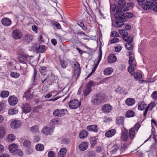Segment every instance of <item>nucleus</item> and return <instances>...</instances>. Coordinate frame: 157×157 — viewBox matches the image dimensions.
Returning a JSON list of instances; mask_svg holds the SVG:
<instances>
[{"label": "nucleus", "instance_id": "a211bd4d", "mask_svg": "<svg viewBox=\"0 0 157 157\" xmlns=\"http://www.w3.org/2000/svg\"><path fill=\"white\" fill-rule=\"evenodd\" d=\"M88 143L87 142H83L79 144V149L81 151H83L88 148Z\"/></svg>", "mask_w": 157, "mask_h": 157}, {"label": "nucleus", "instance_id": "412c9836", "mask_svg": "<svg viewBox=\"0 0 157 157\" xmlns=\"http://www.w3.org/2000/svg\"><path fill=\"white\" fill-rule=\"evenodd\" d=\"M35 46V48L39 53H42L45 50V46L44 45H40L39 44H36Z\"/></svg>", "mask_w": 157, "mask_h": 157}, {"label": "nucleus", "instance_id": "0eeeda50", "mask_svg": "<svg viewBox=\"0 0 157 157\" xmlns=\"http://www.w3.org/2000/svg\"><path fill=\"white\" fill-rule=\"evenodd\" d=\"M81 105V102L77 99L71 101L69 103V107L72 109H77Z\"/></svg>", "mask_w": 157, "mask_h": 157}, {"label": "nucleus", "instance_id": "49530a36", "mask_svg": "<svg viewBox=\"0 0 157 157\" xmlns=\"http://www.w3.org/2000/svg\"><path fill=\"white\" fill-rule=\"evenodd\" d=\"M24 39L28 42L32 40L33 37L30 34H27L24 36Z\"/></svg>", "mask_w": 157, "mask_h": 157}, {"label": "nucleus", "instance_id": "2f4dec72", "mask_svg": "<svg viewBox=\"0 0 157 157\" xmlns=\"http://www.w3.org/2000/svg\"><path fill=\"white\" fill-rule=\"evenodd\" d=\"M129 137L131 139H133L135 135V132L134 128H131L129 130Z\"/></svg>", "mask_w": 157, "mask_h": 157}, {"label": "nucleus", "instance_id": "f3484780", "mask_svg": "<svg viewBox=\"0 0 157 157\" xmlns=\"http://www.w3.org/2000/svg\"><path fill=\"white\" fill-rule=\"evenodd\" d=\"M39 126L38 125H36L30 127V130L32 133L36 134L39 133Z\"/></svg>", "mask_w": 157, "mask_h": 157}, {"label": "nucleus", "instance_id": "f8f14e48", "mask_svg": "<svg viewBox=\"0 0 157 157\" xmlns=\"http://www.w3.org/2000/svg\"><path fill=\"white\" fill-rule=\"evenodd\" d=\"M21 125V122L19 120H13L10 124V127L13 129H17Z\"/></svg>", "mask_w": 157, "mask_h": 157}, {"label": "nucleus", "instance_id": "a18cd8bd", "mask_svg": "<svg viewBox=\"0 0 157 157\" xmlns=\"http://www.w3.org/2000/svg\"><path fill=\"white\" fill-rule=\"evenodd\" d=\"M125 47L127 50H131L133 48V46L130 43H126L125 45Z\"/></svg>", "mask_w": 157, "mask_h": 157}, {"label": "nucleus", "instance_id": "6e6d98bb", "mask_svg": "<svg viewBox=\"0 0 157 157\" xmlns=\"http://www.w3.org/2000/svg\"><path fill=\"white\" fill-rule=\"evenodd\" d=\"M118 4L119 5L123 6L125 5V2L124 0H119Z\"/></svg>", "mask_w": 157, "mask_h": 157}, {"label": "nucleus", "instance_id": "bf43d9fd", "mask_svg": "<svg viewBox=\"0 0 157 157\" xmlns=\"http://www.w3.org/2000/svg\"><path fill=\"white\" fill-rule=\"evenodd\" d=\"M30 144V142L28 140H25L23 143V145L24 146L28 147L29 146Z\"/></svg>", "mask_w": 157, "mask_h": 157}, {"label": "nucleus", "instance_id": "e433bc0d", "mask_svg": "<svg viewBox=\"0 0 157 157\" xmlns=\"http://www.w3.org/2000/svg\"><path fill=\"white\" fill-rule=\"evenodd\" d=\"M18 112V110L16 108L10 109L9 110L8 113L10 115L16 114Z\"/></svg>", "mask_w": 157, "mask_h": 157}, {"label": "nucleus", "instance_id": "9b49d317", "mask_svg": "<svg viewBox=\"0 0 157 157\" xmlns=\"http://www.w3.org/2000/svg\"><path fill=\"white\" fill-rule=\"evenodd\" d=\"M117 12L118 15H120V17L124 18H130L133 17V14L131 13L127 12L126 13H124L122 11H119L118 9L117 11Z\"/></svg>", "mask_w": 157, "mask_h": 157}, {"label": "nucleus", "instance_id": "6e6552de", "mask_svg": "<svg viewBox=\"0 0 157 157\" xmlns=\"http://www.w3.org/2000/svg\"><path fill=\"white\" fill-rule=\"evenodd\" d=\"M94 82L93 81H90L89 82L86 88L83 91V94L84 96H87L91 90V87L93 85Z\"/></svg>", "mask_w": 157, "mask_h": 157}, {"label": "nucleus", "instance_id": "c756f323", "mask_svg": "<svg viewBox=\"0 0 157 157\" xmlns=\"http://www.w3.org/2000/svg\"><path fill=\"white\" fill-rule=\"evenodd\" d=\"M113 70L111 67H107L104 70V74L106 75H109L113 72Z\"/></svg>", "mask_w": 157, "mask_h": 157}, {"label": "nucleus", "instance_id": "ddd939ff", "mask_svg": "<svg viewBox=\"0 0 157 157\" xmlns=\"http://www.w3.org/2000/svg\"><path fill=\"white\" fill-rule=\"evenodd\" d=\"M8 102L11 105H13L17 104L18 99L14 96H10L8 98Z\"/></svg>", "mask_w": 157, "mask_h": 157}, {"label": "nucleus", "instance_id": "603ef678", "mask_svg": "<svg viewBox=\"0 0 157 157\" xmlns=\"http://www.w3.org/2000/svg\"><path fill=\"white\" fill-rule=\"evenodd\" d=\"M119 41V39L116 37L112 39L110 41L111 44H114L116 43H117Z\"/></svg>", "mask_w": 157, "mask_h": 157}, {"label": "nucleus", "instance_id": "39448f33", "mask_svg": "<svg viewBox=\"0 0 157 157\" xmlns=\"http://www.w3.org/2000/svg\"><path fill=\"white\" fill-rule=\"evenodd\" d=\"M54 127L53 125H48L43 128L41 130V132L46 135H51L53 132Z\"/></svg>", "mask_w": 157, "mask_h": 157}, {"label": "nucleus", "instance_id": "2eb2a0df", "mask_svg": "<svg viewBox=\"0 0 157 157\" xmlns=\"http://www.w3.org/2000/svg\"><path fill=\"white\" fill-rule=\"evenodd\" d=\"M30 57L29 56L26 55L21 54L19 56V62L20 63H25V62L29 60Z\"/></svg>", "mask_w": 157, "mask_h": 157}, {"label": "nucleus", "instance_id": "c85d7f7f", "mask_svg": "<svg viewBox=\"0 0 157 157\" xmlns=\"http://www.w3.org/2000/svg\"><path fill=\"white\" fill-rule=\"evenodd\" d=\"M146 104L144 102H139L138 104V109L139 110H142L146 107Z\"/></svg>", "mask_w": 157, "mask_h": 157}, {"label": "nucleus", "instance_id": "e2e57ef3", "mask_svg": "<svg viewBox=\"0 0 157 157\" xmlns=\"http://www.w3.org/2000/svg\"><path fill=\"white\" fill-rule=\"evenodd\" d=\"M151 96L154 99H157V91H154Z\"/></svg>", "mask_w": 157, "mask_h": 157}, {"label": "nucleus", "instance_id": "bb28decb", "mask_svg": "<svg viewBox=\"0 0 157 157\" xmlns=\"http://www.w3.org/2000/svg\"><path fill=\"white\" fill-rule=\"evenodd\" d=\"M88 133L86 130H82L79 133V137L81 139L86 138L88 135Z\"/></svg>", "mask_w": 157, "mask_h": 157}, {"label": "nucleus", "instance_id": "864d4df0", "mask_svg": "<svg viewBox=\"0 0 157 157\" xmlns=\"http://www.w3.org/2000/svg\"><path fill=\"white\" fill-rule=\"evenodd\" d=\"M14 153L16 154H17L20 156H22L23 155V152L20 149L17 150V149Z\"/></svg>", "mask_w": 157, "mask_h": 157}, {"label": "nucleus", "instance_id": "9d476101", "mask_svg": "<svg viewBox=\"0 0 157 157\" xmlns=\"http://www.w3.org/2000/svg\"><path fill=\"white\" fill-rule=\"evenodd\" d=\"M12 35L13 38L16 40L20 39L23 36V34L21 31L18 29L13 30Z\"/></svg>", "mask_w": 157, "mask_h": 157}, {"label": "nucleus", "instance_id": "4c0bfd02", "mask_svg": "<svg viewBox=\"0 0 157 157\" xmlns=\"http://www.w3.org/2000/svg\"><path fill=\"white\" fill-rule=\"evenodd\" d=\"M97 140V138L96 137H92L90 139V142L91 144V146L94 147L96 144Z\"/></svg>", "mask_w": 157, "mask_h": 157}, {"label": "nucleus", "instance_id": "b1692460", "mask_svg": "<svg viewBox=\"0 0 157 157\" xmlns=\"http://www.w3.org/2000/svg\"><path fill=\"white\" fill-rule=\"evenodd\" d=\"M117 60L114 54L110 55L108 58V61L109 63H112L115 62Z\"/></svg>", "mask_w": 157, "mask_h": 157}, {"label": "nucleus", "instance_id": "680f3d73", "mask_svg": "<svg viewBox=\"0 0 157 157\" xmlns=\"http://www.w3.org/2000/svg\"><path fill=\"white\" fill-rule=\"evenodd\" d=\"M140 126V123H138L134 125V128H134V130H135V131H137L139 129Z\"/></svg>", "mask_w": 157, "mask_h": 157}, {"label": "nucleus", "instance_id": "6ab92c4d", "mask_svg": "<svg viewBox=\"0 0 157 157\" xmlns=\"http://www.w3.org/2000/svg\"><path fill=\"white\" fill-rule=\"evenodd\" d=\"M116 132L115 129H112L107 131L105 133V136L108 137H111L114 136Z\"/></svg>", "mask_w": 157, "mask_h": 157}, {"label": "nucleus", "instance_id": "69168bd1", "mask_svg": "<svg viewBox=\"0 0 157 157\" xmlns=\"http://www.w3.org/2000/svg\"><path fill=\"white\" fill-rule=\"evenodd\" d=\"M122 47L120 45H119L115 48V51L116 52H119L121 50Z\"/></svg>", "mask_w": 157, "mask_h": 157}, {"label": "nucleus", "instance_id": "1a4fd4ad", "mask_svg": "<svg viewBox=\"0 0 157 157\" xmlns=\"http://www.w3.org/2000/svg\"><path fill=\"white\" fill-rule=\"evenodd\" d=\"M21 108L22 112L25 114L30 112L31 110V108L30 105L28 103L22 104Z\"/></svg>", "mask_w": 157, "mask_h": 157}, {"label": "nucleus", "instance_id": "393cba45", "mask_svg": "<svg viewBox=\"0 0 157 157\" xmlns=\"http://www.w3.org/2000/svg\"><path fill=\"white\" fill-rule=\"evenodd\" d=\"M33 94V92L31 94V93H30L29 91V90L23 94V97L27 99H31L33 97L34 95Z\"/></svg>", "mask_w": 157, "mask_h": 157}, {"label": "nucleus", "instance_id": "423d86ee", "mask_svg": "<svg viewBox=\"0 0 157 157\" xmlns=\"http://www.w3.org/2000/svg\"><path fill=\"white\" fill-rule=\"evenodd\" d=\"M66 109H56L53 112V115L56 117H61L64 116L67 113Z\"/></svg>", "mask_w": 157, "mask_h": 157}, {"label": "nucleus", "instance_id": "a878e982", "mask_svg": "<svg viewBox=\"0 0 157 157\" xmlns=\"http://www.w3.org/2000/svg\"><path fill=\"white\" fill-rule=\"evenodd\" d=\"M86 129L89 131H92L95 132H97L98 131L97 126L94 125L87 126Z\"/></svg>", "mask_w": 157, "mask_h": 157}, {"label": "nucleus", "instance_id": "aec40b11", "mask_svg": "<svg viewBox=\"0 0 157 157\" xmlns=\"http://www.w3.org/2000/svg\"><path fill=\"white\" fill-rule=\"evenodd\" d=\"M135 102V100L134 98H127L125 101L126 104L128 106H132L133 105Z\"/></svg>", "mask_w": 157, "mask_h": 157}, {"label": "nucleus", "instance_id": "37998d69", "mask_svg": "<svg viewBox=\"0 0 157 157\" xmlns=\"http://www.w3.org/2000/svg\"><path fill=\"white\" fill-rule=\"evenodd\" d=\"M6 106V104L5 101L0 102V112L3 111L5 108Z\"/></svg>", "mask_w": 157, "mask_h": 157}, {"label": "nucleus", "instance_id": "f03ea898", "mask_svg": "<svg viewBox=\"0 0 157 157\" xmlns=\"http://www.w3.org/2000/svg\"><path fill=\"white\" fill-rule=\"evenodd\" d=\"M157 0H146V3L143 6V8L145 10H147L150 9L152 10L155 12H157V7L155 6L153 4V2H155Z\"/></svg>", "mask_w": 157, "mask_h": 157}, {"label": "nucleus", "instance_id": "4468645a", "mask_svg": "<svg viewBox=\"0 0 157 157\" xmlns=\"http://www.w3.org/2000/svg\"><path fill=\"white\" fill-rule=\"evenodd\" d=\"M128 131L124 129L122 130L121 133V139L123 141H127L128 139Z\"/></svg>", "mask_w": 157, "mask_h": 157}, {"label": "nucleus", "instance_id": "5fc2aeb1", "mask_svg": "<svg viewBox=\"0 0 157 157\" xmlns=\"http://www.w3.org/2000/svg\"><path fill=\"white\" fill-rule=\"evenodd\" d=\"M155 105L154 103L151 102L148 105L147 108L149 110H151Z\"/></svg>", "mask_w": 157, "mask_h": 157}, {"label": "nucleus", "instance_id": "473e14b6", "mask_svg": "<svg viewBox=\"0 0 157 157\" xmlns=\"http://www.w3.org/2000/svg\"><path fill=\"white\" fill-rule=\"evenodd\" d=\"M16 139L15 136L13 134H10L8 136L7 140L9 142H12L14 141Z\"/></svg>", "mask_w": 157, "mask_h": 157}, {"label": "nucleus", "instance_id": "de8ad7c7", "mask_svg": "<svg viewBox=\"0 0 157 157\" xmlns=\"http://www.w3.org/2000/svg\"><path fill=\"white\" fill-rule=\"evenodd\" d=\"M10 75L12 77L18 78L19 77L20 75L15 72H12L10 73Z\"/></svg>", "mask_w": 157, "mask_h": 157}, {"label": "nucleus", "instance_id": "13d9d810", "mask_svg": "<svg viewBox=\"0 0 157 157\" xmlns=\"http://www.w3.org/2000/svg\"><path fill=\"white\" fill-rule=\"evenodd\" d=\"M111 36L113 37H116L119 36V35L117 32L114 31L111 33Z\"/></svg>", "mask_w": 157, "mask_h": 157}, {"label": "nucleus", "instance_id": "c9c22d12", "mask_svg": "<svg viewBox=\"0 0 157 157\" xmlns=\"http://www.w3.org/2000/svg\"><path fill=\"white\" fill-rule=\"evenodd\" d=\"M0 95V96L2 98H6L9 95V92L8 91L3 90L1 92Z\"/></svg>", "mask_w": 157, "mask_h": 157}, {"label": "nucleus", "instance_id": "20e7f679", "mask_svg": "<svg viewBox=\"0 0 157 157\" xmlns=\"http://www.w3.org/2000/svg\"><path fill=\"white\" fill-rule=\"evenodd\" d=\"M115 16L117 19L115 26L116 27H120L123 25L124 22L126 21V19L120 17V15L118 14L117 12L115 14Z\"/></svg>", "mask_w": 157, "mask_h": 157}, {"label": "nucleus", "instance_id": "dca6fc26", "mask_svg": "<svg viewBox=\"0 0 157 157\" xmlns=\"http://www.w3.org/2000/svg\"><path fill=\"white\" fill-rule=\"evenodd\" d=\"M112 107L109 104H106L103 105L102 109L104 113H109L112 109Z\"/></svg>", "mask_w": 157, "mask_h": 157}, {"label": "nucleus", "instance_id": "7ed1b4c3", "mask_svg": "<svg viewBox=\"0 0 157 157\" xmlns=\"http://www.w3.org/2000/svg\"><path fill=\"white\" fill-rule=\"evenodd\" d=\"M73 67V76L75 78H77L79 77L81 69L80 67V65L77 62H75L74 63Z\"/></svg>", "mask_w": 157, "mask_h": 157}, {"label": "nucleus", "instance_id": "052dcab7", "mask_svg": "<svg viewBox=\"0 0 157 157\" xmlns=\"http://www.w3.org/2000/svg\"><path fill=\"white\" fill-rule=\"evenodd\" d=\"M76 34L78 36L82 37H84L85 36H86V34L83 32H78Z\"/></svg>", "mask_w": 157, "mask_h": 157}, {"label": "nucleus", "instance_id": "4d7b16f0", "mask_svg": "<svg viewBox=\"0 0 157 157\" xmlns=\"http://www.w3.org/2000/svg\"><path fill=\"white\" fill-rule=\"evenodd\" d=\"M128 71L131 74L133 73L134 72V69L133 68V65H131L128 68Z\"/></svg>", "mask_w": 157, "mask_h": 157}, {"label": "nucleus", "instance_id": "f257e3e1", "mask_svg": "<svg viewBox=\"0 0 157 157\" xmlns=\"http://www.w3.org/2000/svg\"><path fill=\"white\" fill-rule=\"evenodd\" d=\"M106 101V96L104 94L94 95L92 97L91 103L94 105H98L101 103Z\"/></svg>", "mask_w": 157, "mask_h": 157}, {"label": "nucleus", "instance_id": "774afa93", "mask_svg": "<svg viewBox=\"0 0 157 157\" xmlns=\"http://www.w3.org/2000/svg\"><path fill=\"white\" fill-rule=\"evenodd\" d=\"M53 25L58 29H60L61 28L60 24L57 22H55L53 23Z\"/></svg>", "mask_w": 157, "mask_h": 157}, {"label": "nucleus", "instance_id": "09e8293b", "mask_svg": "<svg viewBox=\"0 0 157 157\" xmlns=\"http://www.w3.org/2000/svg\"><path fill=\"white\" fill-rule=\"evenodd\" d=\"M48 157H56V152L53 151H50L48 153Z\"/></svg>", "mask_w": 157, "mask_h": 157}, {"label": "nucleus", "instance_id": "a19ab883", "mask_svg": "<svg viewBox=\"0 0 157 157\" xmlns=\"http://www.w3.org/2000/svg\"><path fill=\"white\" fill-rule=\"evenodd\" d=\"M36 149L38 151H42L44 149V146L42 144H37L36 146Z\"/></svg>", "mask_w": 157, "mask_h": 157}, {"label": "nucleus", "instance_id": "c03bdc74", "mask_svg": "<svg viewBox=\"0 0 157 157\" xmlns=\"http://www.w3.org/2000/svg\"><path fill=\"white\" fill-rule=\"evenodd\" d=\"M123 39L125 41L127 42V43H131L133 40V37L131 36L128 37L127 36V37H124Z\"/></svg>", "mask_w": 157, "mask_h": 157}, {"label": "nucleus", "instance_id": "0e129e2a", "mask_svg": "<svg viewBox=\"0 0 157 157\" xmlns=\"http://www.w3.org/2000/svg\"><path fill=\"white\" fill-rule=\"evenodd\" d=\"M69 142V140L67 138H64L62 140V142L63 144H67Z\"/></svg>", "mask_w": 157, "mask_h": 157}, {"label": "nucleus", "instance_id": "79ce46f5", "mask_svg": "<svg viewBox=\"0 0 157 157\" xmlns=\"http://www.w3.org/2000/svg\"><path fill=\"white\" fill-rule=\"evenodd\" d=\"M51 121L52 123H53L55 125L60 124L61 123V121L57 118L53 119Z\"/></svg>", "mask_w": 157, "mask_h": 157}, {"label": "nucleus", "instance_id": "f704fd0d", "mask_svg": "<svg viewBox=\"0 0 157 157\" xmlns=\"http://www.w3.org/2000/svg\"><path fill=\"white\" fill-rule=\"evenodd\" d=\"M5 129L3 127H0V139L2 138L5 135Z\"/></svg>", "mask_w": 157, "mask_h": 157}, {"label": "nucleus", "instance_id": "cd10ccee", "mask_svg": "<svg viewBox=\"0 0 157 157\" xmlns=\"http://www.w3.org/2000/svg\"><path fill=\"white\" fill-rule=\"evenodd\" d=\"M17 148V145L14 144H10L9 147V149L11 153H14Z\"/></svg>", "mask_w": 157, "mask_h": 157}, {"label": "nucleus", "instance_id": "338daca9", "mask_svg": "<svg viewBox=\"0 0 157 157\" xmlns=\"http://www.w3.org/2000/svg\"><path fill=\"white\" fill-rule=\"evenodd\" d=\"M78 24L82 28L83 30L85 31L86 30V28L84 26V24L82 22H80V24Z\"/></svg>", "mask_w": 157, "mask_h": 157}, {"label": "nucleus", "instance_id": "ea45409f", "mask_svg": "<svg viewBox=\"0 0 157 157\" xmlns=\"http://www.w3.org/2000/svg\"><path fill=\"white\" fill-rule=\"evenodd\" d=\"M127 117H133L134 116V113L132 110H129L127 111L125 114Z\"/></svg>", "mask_w": 157, "mask_h": 157}, {"label": "nucleus", "instance_id": "8fccbe9b", "mask_svg": "<svg viewBox=\"0 0 157 157\" xmlns=\"http://www.w3.org/2000/svg\"><path fill=\"white\" fill-rule=\"evenodd\" d=\"M134 78L135 79H140L142 78V75L140 73L138 72H135L134 74Z\"/></svg>", "mask_w": 157, "mask_h": 157}, {"label": "nucleus", "instance_id": "7c9ffc66", "mask_svg": "<svg viewBox=\"0 0 157 157\" xmlns=\"http://www.w3.org/2000/svg\"><path fill=\"white\" fill-rule=\"evenodd\" d=\"M113 149L110 151L111 154L113 155L116 153L119 148V146L117 144H115L113 147Z\"/></svg>", "mask_w": 157, "mask_h": 157}, {"label": "nucleus", "instance_id": "3c124183", "mask_svg": "<svg viewBox=\"0 0 157 157\" xmlns=\"http://www.w3.org/2000/svg\"><path fill=\"white\" fill-rule=\"evenodd\" d=\"M36 74L37 71H36L35 70L33 72V73L32 78V80L33 81V82H35V81H36Z\"/></svg>", "mask_w": 157, "mask_h": 157}, {"label": "nucleus", "instance_id": "58836bf2", "mask_svg": "<svg viewBox=\"0 0 157 157\" xmlns=\"http://www.w3.org/2000/svg\"><path fill=\"white\" fill-rule=\"evenodd\" d=\"M119 33L121 35L123 36V38L124 37H127L128 35V32L125 29H121L119 31Z\"/></svg>", "mask_w": 157, "mask_h": 157}, {"label": "nucleus", "instance_id": "5701e85b", "mask_svg": "<svg viewBox=\"0 0 157 157\" xmlns=\"http://www.w3.org/2000/svg\"><path fill=\"white\" fill-rule=\"evenodd\" d=\"M2 23L3 25L8 26L11 24V21L9 18H5L2 20Z\"/></svg>", "mask_w": 157, "mask_h": 157}, {"label": "nucleus", "instance_id": "72a5a7b5", "mask_svg": "<svg viewBox=\"0 0 157 157\" xmlns=\"http://www.w3.org/2000/svg\"><path fill=\"white\" fill-rule=\"evenodd\" d=\"M124 118L122 117H117L116 120L117 123L118 124L123 125L124 123Z\"/></svg>", "mask_w": 157, "mask_h": 157}, {"label": "nucleus", "instance_id": "4be33fe9", "mask_svg": "<svg viewBox=\"0 0 157 157\" xmlns=\"http://www.w3.org/2000/svg\"><path fill=\"white\" fill-rule=\"evenodd\" d=\"M67 151V149L65 148H61L59 152L58 155V157H64L66 155Z\"/></svg>", "mask_w": 157, "mask_h": 157}]
</instances>
